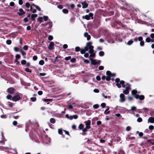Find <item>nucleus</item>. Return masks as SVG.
I'll use <instances>...</instances> for the list:
<instances>
[{
    "label": "nucleus",
    "instance_id": "f03ea898",
    "mask_svg": "<svg viewBox=\"0 0 154 154\" xmlns=\"http://www.w3.org/2000/svg\"><path fill=\"white\" fill-rule=\"evenodd\" d=\"M90 60L91 61V63L92 65H95L96 64H100V61L98 60V61H97L95 59H93L92 58H91Z\"/></svg>",
    "mask_w": 154,
    "mask_h": 154
},
{
    "label": "nucleus",
    "instance_id": "7ed1b4c3",
    "mask_svg": "<svg viewBox=\"0 0 154 154\" xmlns=\"http://www.w3.org/2000/svg\"><path fill=\"white\" fill-rule=\"evenodd\" d=\"M84 123H85L86 126V128H88L89 129H90L91 128V121L90 120H88L87 121H85Z\"/></svg>",
    "mask_w": 154,
    "mask_h": 154
},
{
    "label": "nucleus",
    "instance_id": "4468645a",
    "mask_svg": "<svg viewBox=\"0 0 154 154\" xmlns=\"http://www.w3.org/2000/svg\"><path fill=\"white\" fill-rule=\"evenodd\" d=\"M84 36L85 37L87 38V40H89L91 38V36L88 35V33L87 32L84 33Z\"/></svg>",
    "mask_w": 154,
    "mask_h": 154
},
{
    "label": "nucleus",
    "instance_id": "412c9836",
    "mask_svg": "<svg viewBox=\"0 0 154 154\" xmlns=\"http://www.w3.org/2000/svg\"><path fill=\"white\" fill-rule=\"evenodd\" d=\"M84 128V125L82 124H79V128L80 130H82Z\"/></svg>",
    "mask_w": 154,
    "mask_h": 154
},
{
    "label": "nucleus",
    "instance_id": "de8ad7c7",
    "mask_svg": "<svg viewBox=\"0 0 154 154\" xmlns=\"http://www.w3.org/2000/svg\"><path fill=\"white\" fill-rule=\"evenodd\" d=\"M30 99L32 102H34L36 100V98L35 97H32L30 98Z\"/></svg>",
    "mask_w": 154,
    "mask_h": 154
},
{
    "label": "nucleus",
    "instance_id": "ea45409f",
    "mask_svg": "<svg viewBox=\"0 0 154 154\" xmlns=\"http://www.w3.org/2000/svg\"><path fill=\"white\" fill-rule=\"evenodd\" d=\"M6 98L8 99L11 100L12 96L10 94H8L6 96Z\"/></svg>",
    "mask_w": 154,
    "mask_h": 154
},
{
    "label": "nucleus",
    "instance_id": "49530a36",
    "mask_svg": "<svg viewBox=\"0 0 154 154\" xmlns=\"http://www.w3.org/2000/svg\"><path fill=\"white\" fill-rule=\"evenodd\" d=\"M151 39L149 37H147L146 39V41L147 42H150Z\"/></svg>",
    "mask_w": 154,
    "mask_h": 154
},
{
    "label": "nucleus",
    "instance_id": "a211bd4d",
    "mask_svg": "<svg viewBox=\"0 0 154 154\" xmlns=\"http://www.w3.org/2000/svg\"><path fill=\"white\" fill-rule=\"evenodd\" d=\"M48 24L49 25V27H48V28L49 29H50V28H51V27H52V25H51V23L50 22H49V23H45V24H42V25L43 26H45L46 25H47Z\"/></svg>",
    "mask_w": 154,
    "mask_h": 154
},
{
    "label": "nucleus",
    "instance_id": "c85d7f7f",
    "mask_svg": "<svg viewBox=\"0 0 154 154\" xmlns=\"http://www.w3.org/2000/svg\"><path fill=\"white\" fill-rule=\"evenodd\" d=\"M82 59L83 60L84 63L87 64H88L89 63V61L88 60L85 59L83 57H82Z\"/></svg>",
    "mask_w": 154,
    "mask_h": 154
},
{
    "label": "nucleus",
    "instance_id": "72a5a7b5",
    "mask_svg": "<svg viewBox=\"0 0 154 154\" xmlns=\"http://www.w3.org/2000/svg\"><path fill=\"white\" fill-rule=\"evenodd\" d=\"M25 71L27 72H32V70L31 69H30L29 68H26L25 69Z\"/></svg>",
    "mask_w": 154,
    "mask_h": 154
},
{
    "label": "nucleus",
    "instance_id": "e433bc0d",
    "mask_svg": "<svg viewBox=\"0 0 154 154\" xmlns=\"http://www.w3.org/2000/svg\"><path fill=\"white\" fill-rule=\"evenodd\" d=\"M136 133L137 134H139V136L140 137H141L143 135V133L142 132H139V131H137Z\"/></svg>",
    "mask_w": 154,
    "mask_h": 154
},
{
    "label": "nucleus",
    "instance_id": "9d476101",
    "mask_svg": "<svg viewBox=\"0 0 154 154\" xmlns=\"http://www.w3.org/2000/svg\"><path fill=\"white\" fill-rule=\"evenodd\" d=\"M120 101L121 102H124L125 100V96L123 94H121L120 95Z\"/></svg>",
    "mask_w": 154,
    "mask_h": 154
},
{
    "label": "nucleus",
    "instance_id": "b1692460",
    "mask_svg": "<svg viewBox=\"0 0 154 154\" xmlns=\"http://www.w3.org/2000/svg\"><path fill=\"white\" fill-rule=\"evenodd\" d=\"M109 107H108L107 109H106V110H105V111L104 112V113L105 114L107 115L109 113L110 111H108V110H109Z\"/></svg>",
    "mask_w": 154,
    "mask_h": 154
},
{
    "label": "nucleus",
    "instance_id": "473e14b6",
    "mask_svg": "<svg viewBox=\"0 0 154 154\" xmlns=\"http://www.w3.org/2000/svg\"><path fill=\"white\" fill-rule=\"evenodd\" d=\"M20 52L23 56H25L26 54V53L23 51L22 49L20 50Z\"/></svg>",
    "mask_w": 154,
    "mask_h": 154
},
{
    "label": "nucleus",
    "instance_id": "4be33fe9",
    "mask_svg": "<svg viewBox=\"0 0 154 154\" xmlns=\"http://www.w3.org/2000/svg\"><path fill=\"white\" fill-rule=\"evenodd\" d=\"M43 17H39L37 19V21L40 23H42L43 22L42 20Z\"/></svg>",
    "mask_w": 154,
    "mask_h": 154
},
{
    "label": "nucleus",
    "instance_id": "603ef678",
    "mask_svg": "<svg viewBox=\"0 0 154 154\" xmlns=\"http://www.w3.org/2000/svg\"><path fill=\"white\" fill-rule=\"evenodd\" d=\"M28 46L26 45H24L23 47V49L24 50H28Z\"/></svg>",
    "mask_w": 154,
    "mask_h": 154
},
{
    "label": "nucleus",
    "instance_id": "69168bd1",
    "mask_svg": "<svg viewBox=\"0 0 154 154\" xmlns=\"http://www.w3.org/2000/svg\"><path fill=\"white\" fill-rule=\"evenodd\" d=\"M99 70H103L104 69V67L103 66H100L98 67Z\"/></svg>",
    "mask_w": 154,
    "mask_h": 154
},
{
    "label": "nucleus",
    "instance_id": "864d4df0",
    "mask_svg": "<svg viewBox=\"0 0 154 154\" xmlns=\"http://www.w3.org/2000/svg\"><path fill=\"white\" fill-rule=\"evenodd\" d=\"M58 58H61V56H59L56 57L55 59L54 62H58L59 61V60L57 59Z\"/></svg>",
    "mask_w": 154,
    "mask_h": 154
},
{
    "label": "nucleus",
    "instance_id": "7c9ffc66",
    "mask_svg": "<svg viewBox=\"0 0 154 154\" xmlns=\"http://www.w3.org/2000/svg\"><path fill=\"white\" fill-rule=\"evenodd\" d=\"M76 59L74 58H71L70 60V62L72 63H74L75 62Z\"/></svg>",
    "mask_w": 154,
    "mask_h": 154
},
{
    "label": "nucleus",
    "instance_id": "c756f323",
    "mask_svg": "<svg viewBox=\"0 0 154 154\" xmlns=\"http://www.w3.org/2000/svg\"><path fill=\"white\" fill-rule=\"evenodd\" d=\"M6 43L7 44L10 45L11 44L12 41L11 40L8 39L6 40Z\"/></svg>",
    "mask_w": 154,
    "mask_h": 154
},
{
    "label": "nucleus",
    "instance_id": "a878e982",
    "mask_svg": "<svg viewBox=\"0 0 154 154\" xmlns=\"http://www.w3.org/2000/svg\"><path fill=\"white\" fill-rule=\"evenodd\" d=\"M106 75H107V76H111L112 75V73L109 71H107L106 72Z\"/></svg>",
    "mask_w": 154,
    "mask_h": 154
},
{
    "label": "nucleus",
    "instance_id": "1a4fd4ad",
    "mask_svg": "<svg viewBox=\"0 0 154 154\" xmlns=\"http://www.w3.org/2000/svg\"><path fill=\"white\" fill-rule=\"evenodd\" d=\"M54 42H51L50 43L49 46H48V48L50 50H52L54 48Z\"/></svg>",
    "mask_w": 154,
    "mask_h": 154
},
{
    "label": "nucleus",
    "instance_id": "a19ab883",
    "mask_svg": "<svg viewBox=\"0 0 154 154\" xmlns=\"http://www.w3.org/2000/svg\"><path fill=\"white\" fill-rule=\"evenodd\" d=\"M149 128L150 130H152L154 129V126L152 125H150L149 126Z\"/></svg>",
    "mask_w": 154,
    "mask_h": 154
},
{
    "label": "nucleus",
    "instance_id": "f257e3e1",
    "mask_svg": "<svg viewBox=\"0 0 154 154\" xmlns=\"http://www.w3.org/2000/svg\"><path fill=\"white\" fill-rule=\"evenodd\" d=\"M92 43L91 42H89L87 43L86 46L84 47V49L85 51V52L88 51V50L90 48Z\"/></svg>",
    "mask_w": 154,
    "mask_h": 154
},
{
    "label": "nucleus",
    "instance_id": "2f4dec72",
    "mask_svg": "<svg viewBox=\"0 0 154 154\" xmlns=\"http://www.w3.org/2000/svg\"><path fill=\"white\" fill-rule=\"evenodd\" d=\"M123 93L125 94H127L129 93V91L126 90H124L123 91Z\"/></svg>",
    "mask_w": 154,
    "mask_h": 154
},
{
    "label": "nucleus",
    "instance_id": "f3484780",
    "mask_svg": "<svg viewBox=\"0 0 154 154\" xmlns=\"http://www.w3.org/2000/svg\"><path fill=\"white\" fill-rule=\"evenodd\" d=\"M120 85H122V86L123 88H125V82L123 80H121L120 82Z\"/></svg>",
    "mask_w": 154,
    "mask_h": 154
},
{
    "label": "nucleus",
    "instance_id": "f8f14e48",
    "mask_svg": "<svg viewBox=\"0 0 154 154\" xmlns=\"http://www.w3.org/2000/svg\"><path fill=\"white\" fill-rule=\"evenodd\" d=\"M148 122L151 123H154V117H151L148 120Z\"/></svg>",
    "mask_w": 154,
    "mask_h": 154
},
{
    "label": "nucleus",
    "instance_id": "a18cd8bd",
    "mask_svg": "<svg viewBox=\"0 0 154 154\" xmlns=\"http://www.w3.org/2000/svg\"><path fill=\"white\" fill-rule=\"evenodd\" d=\"M53 38V36L52 35H50L48 36V39L50 41L52 40Z\"/></svg>",
    "mask_w": 154,
    "mask_h": 154
},
{
    "label": "nucleus",
    "instance_id": "5fc2aeb1",
    "mask_svg": "<svg viewBox=\"0 0 154 154\" xmlns=\"http://www.w3.org/2000/svg\"><path fill=\"white\" fill-rule=\"evenodd\" d=\"M111 76H107L106 77V79L107 81H109L111 80Z\"/></svg>",
    "mask_w": 154,
    "mask_h": 154
},
{
    "label": "nucleus",
    "instance_id": "f704fd0d",
    "mask_svg": "<svg viewBox=\"0 0 154 154\" xmlns=\"http://www.w3.org/2000/svg\"><path fill=\"white\" fill-rule=\"evenodd\" d=\"M21 63L23 65H24L26 63V60H23L21 61Z\"/></svg>",
    "mask_w": 154,
    "mask_h": 154
},
{
    "label": "nucleus",
    "instance_id": "5701e85b",
    "mask_svg": "<svg viewBox=\"0 0 154 154\" xmlns=\"http://www.w3.org/2000/svg\"><path fill=\"white\" fill-rule=\"evenodd\" d=\"M11 152L13 153V154H17V149H11Z\"/></svg>",
    "mask_w": 154,
    "mask_h": 154
},
{
    "label": "nucleus",
    "instance_id": "338daca9",
    "mask_svg": "<svg viewBox=\"0 0 154 154\" xmlns=\"http://www.w3.org/2000/svg\"><path fill=\"white\" fill-rule=\"evenodd\" d=\"M119 154H125L124 151L123 150H121L119 151Z\"/></svg>",
    "mask_w": 154,
    "mask_h": 154
},
{
    "label": "nucleus",
    "instance_id": "4c0bfd02",
    "mask_svg": "<svg viewBox=\"0 0 154 154\" xmlns=\"http://www.w3.org/2000/svg\"><path fill=\"white\" fill-rule=\"evenodd\" d=\"M81 50L80 48L79 47H76L75 48V51L76 52H79Z\"/></svg>",
    "mask_w": 154,
    "mask_h": 154
},
{
    "label": "nucleus",
    "instance_id": "8fccbe9b",
    "mask_svg": "<svg viewBox=\"0 0 154 154\" xmlns=\"http://www.w3.org/2000/svg\"><path fill=\"white\" fill-rule=\"evenodd\" d=\"M23 21L26 23L28 21V18L26 17H25L23 19Z\"/></svg>",
    "mask_w": 154,
    "mask_h": 154
},
{
    "label": "nucleus",
    "instance_id": "e2e57ef3",
    "mask_svg": "<svg viewBox=\"0 0 154 154\" xmlns=\"http://www.w3.org/2000/svg\"><path fill=\"white\" fill-rule=\"evenodd\" d=\"M101 106L102 108H104L106 106V104L105 103H102L101 104Z\"/></svg>",
    "mask_w": 154,
    "mask_h": 154
},
{
    "label": "nucleus",
    "instance_id": "0eeeda50",
    "mask_svg": "<svg viewBox=\"0 0 154 154\" xmlns=\"http://www.w3.org/2000/svg\"><path fill=\"white\" fill-rule=\"evenodd\" d=\"M115 82L116 83V85L119 88H120L121 87V86L119 83L120 82V80L119 78H116L115 80Z\"/></svg>",
    "mask_w": 154,
    "mask_h": 154
},
{
    "label": "nucleus",
    "instance_id": "bf43d9fd",
    "mask_svg": "<svg viewBox=\"0 0 154 154\" xmlns=\"http://www.w3.org/2000/svg\"><path fill=\"white\" fill-rule=\"evenodd\" d=\"M57 7L58 8L61 9H62L63 8V5H58Z\"/></svg>",
    "mask_w": 154,
    "mask_h": 154
},
{
    "label": "nucleus",
    "instance_id": "393cba45",
    "mask_svg": "<svg viewBox=\"0 0 154 154\" xmlns=\"http://www.w3.org/2000/svg\"><path fill=\"white\" fill-rule=\"evenodd\" d=\"M134 42L132 40H129L127 43V45H132Z\"/></svg>",
    "mask_w": 154,
    "mask_h": 154
},
{
    "label": "nucleus",
    "instance_id": "2eb2a0df",
    "mask_svg": "<svg viewBox=\"0 0 154 154\" xmlns=\"http://www.w3.org/2000/svg\"><path fill=\"white\" fill-rule=\"evenodd\" d=\"M137 91L135 90H132L131 91V94L133 95H134V97H136V96L137 95H138V94H137Z\"/></svg>",
    "mask_w": 154,
    "mask_h": 154
},
{
    "label": "nucleus",
    "instance_id": "6ab92c4d",
    "mask_svg": "<svg viewBox=\"0 0 154 154\" xmlns=\"http://www.w3.org/2000/svg\"><path fill=\"white\" fill-rule=\"evenodd\" d=\"M82 18L83 19H85L86 20H89L90 18H89V16L88 15H86L85 16H83L82 17Z\"/></svg>",
    "mask_w": 154,
    "mask_h": 154
},
{
    "label": "nucleus",
    "instance_id": "6e6d98bb",
    "mask_svg": "<svg viewBox=\"0 0 154 154\" xmlns=\"http://www.w3.org/2000/svg\"><path fill=\"white\" fill-rule=\"evenodd\" d=\"M20 56L19 54H16L15 56V57L16 59H19L20 58Z\"/></svg>",
    "mask_w": 154,
    "mask_h": 154
},
{
    "label": "nucleus",
    "instance_id": "052dcab7",
    "mask_svg": "<svg viewBox=\"0 0 154 154\" xmlns=\"http://www.w3.org/2000/svg\"><path fill=\"white\" fill-rule=\"evenodd\" d=\"M85 51L84 49H82L80 50V52L81 54H83L85 53Z\"/></svg>",
    "mask_w": 154,
    "mask_h": 154
},
{
    "label": "nucleus",
    "instance_id": "ddd939ff",
    "mask_svg": "<svg viewBox=\"0 0 154 154\" xmlns=\"http://www.w3.org/2000/svg\"><path fill=\"white\" fill-rule=\"evenodd\" d=\"M81 4L82 5V8H86L88 6V4L86 3V1L82 2Z\"/></svg>",
    "mask_w": 154,
    "mask_h": 154
},
{
    "label": "nucleus",
    "instance_id": "39448f33",
    "mask_svg": "<svg viewBox=\"0 0 154 154\" xmlns=\"http://www.w3.org/2000/svg\"><path fill=\"white\" fill-rule=\"evenodd\" d=\"M15 91L14 88L13 87H11L8 89L7 91L11 94H13Z\"/></svg>",
    "mask_w": 154,
    "mask_h": 154
},
{
    "label": "nucleus",
    "instance_id": "680f3d73",
    "mask_svg": "<svg viewBox=\"0 0 154 154\" xmlns=\"http://www.w3.org/2000/svg\"><path fill=\"white\" fill-rule=\"evenodd\" d=\"M136 109V107L133 106L131 107V110L132 111H135Z\"/></svg>",
    "mask_w": 154,
    "mask_h": 154
},
{
    "label": "nucleus",
    "instance_id": "774afa93",
    "mask_svg": "<svg viewBox=\"0 0 154 154\" xmlns=\"http://www.w3.org/2000/svg\"><path fill=\"white\" fill-rule=\"evenodd\" d=\"M10 5L11 7H13L14 5V2H12L10 3Z\"/></svg>",
    "mask_w": 154,
    "mask_h": 154
},
{
    "label": "nucleus",
    "instance_id": "09e8293b",
    "mask_svg": "<svg viewBox=\"0 0 154 154\" xmlns=\"http://www.w3.org/2000/svg\"><path fill=\"white\" fill-rule=\"evenodd\" d=\"M43 101L45 102H47L52 101V99H44L43 100Z\"/></svg>",
    "mask_w": 154,
    "mask_h": 154
},
{
    "label": "nucleus",
    "instance_id": "79ce46f5",
    "mask_svg": "<svg viewBox=\"0 0 154 154\" xmlns=\"http://www.w3.org/2000/svg\"><path fill=\"white\" fill-rule=\"evenodd\" d=\"M142 119L140 117H138L137 120V121L138 122H140L142 121Z\"/></svg>",
    "mask_w": 154,
    "mask_h": 154
},
{
    "label": "nucleus",
    "instance_id": "0e129e2a",
    "mask_svg": "<svg viewBox=\"0 0 154 154\" xmlns=\"http://www.w3.org/2000/svg\"><path fill=\"white\" fill-rule=\"evenodd\" d=\"M12 124L16 126L17 124V121H14L13 122Z\"/></svg>",
    "mask_w": 154,
    "mask_h": 154
},
{
    "label": "nucleus",
    "instance_id": "13d9d810",
    "mask_svg": "<svg viewBox=\"0 0 154 154\" xmlns=\"http://www.w3.org/2000/svg\"><path fill=\"white\" fill-rule=\"evenodd\" d=\"M14 50L15 51L18 52L19 51L20 49L17 47H14Z\"/></svg>",
    "mask_w": 154,
    "mask_h": 154
},
{
    "label": "nucleus",
    "instance_id": "423d86ee",
    "mask_svg": "<svg viewBox=\"0 0 154 154\" xmlns=\"http://www.w3.org/2000/svg\"><path fill=\"white\" fill-rule=\"evenodd\" d=\"M19 11L17 12V14L19 16H22L25 14V12L23 11V10L22 8H20L19 9Z\"/></svg>",
    "mask_w": 154,
    "mask_h": 154
},
{
    "label": "nucleus",
    "instance_id": "bb28decb",
    "mask_svg": "<svg viewBox=\"0 0 154 154\" xmlns=\"http://www.w3.org/2000/svg\"><path fill=\"white\" fill-rule=\"evenodd\" d=\"M45 63V62L43 60H40L39 62V64L41 65H43Z\"/></svg>",
    "mask_w": 154,
    "mask_h": 154
},
{
    "label": "nucleus",
    "instance_id": "6e6552de",
    "mask_svg": "<svg viewBox=\"0 0 154 154\" xmlns=\"http://www.w3.org/2000/svg\"><path fill=\"white\" fill-rule=\"evenodd\" d=\"M136 99H139L140 100H143L145 98L144 96L143 95H137L136 96V97L135 98Z\"/></svg>",
    "mask_w": 154,
    "mask_h": 154
},
{
    "label": "nucleus",
    "instance_id": "dca6fc26",
    "mask_svg": "<svg viewBox=\"0 0 154 154\" xmlns=\"http://www.w3.org/2000/svg\"><path fill=\"white\" fill-rule=\"evenodd\" d=\"M94 46L91 45L90 46V48H89V52L90 54H91L93 53H94V50L93 49Z\"/></svg>",
    "mask_w": 154,
    "mask_h": 154
},
{
    "label": "nucleus",
    "instance_id": "58836bf2",
    "mask_svg": "<svg viewBox=\"0 0 154 154\" xmlns=\"http://www.w3.org/2000/svg\"><path fill=\"white\" fill-rule=\"evenodd\" d=\"M99 107V105L98 104H95L93 106V107L95 109H96L98 108Z\"/></svg>",
    "mask_w": 154,
    "mask_h": 154
},
{
    "label": "nucleus",
    "instance_id": "cd10ccee",
    "mask_svg": "<svg viewBox=\"0 0 154 154\" xmlns=\"http://www.w3.org/2000/svg\"><path fill=\"white\" fill-rule=\"evenodd\" d=\"M62 12L66 14H67L68 13L69 11H68V10L67 9H63Z\"/></svg>",
    "mask_w": 154,
    "mask_h": 154
},
{
    "label": "nucleus",
    "instance_id": "aec40b11",
    "mask_svg": "<svg viewBox=\"0 0 154 154\" xmlns=\"http://www.w3.org/2000/svg\"><path fill=\"white\" fill-rule=\"evenodd\" d=\"M50 121L51 123L54 124L56 120L54 118H51L50 119Z\"/></svg>",
    "mask_w": 154,
    "mask_h": 154
},
{
    "label": "nucleus",
    "instance_id": "3c124183",
    "mask_svg": "<svg viewBox=\"0 0 154 154\" xmlns=\"http://www.w3.org/2000/svg\"><path fill=\"white\" fill-rule=\"evenodd\" d=\"M89 129L88 128H86V127H85V128H83V129L82 130V131L84 132H85L87 131V129Z\"/></svg>",
    "mask_w": 154,
    "mask_h": 154
},
{
    "label": "nucleus",
    "instance_id": "9b49d317",
    "mask_svg": "<svg viewBox=\"0 0 154 154\" xmlns=\"http://www.w3.org/2000/svg\"><path fill=\"white\" fill-rule=\"evenodd\" d=\"M38 16V15L36 14H33L31 15L30 18L31 20L32 21H35V18Z\"/></svg>",
    "mask_w": 154,
    "mask_h": 154
},
{
    "label": "nucleus",
    "instance_id": "c03bdc74",
    "mask_svg": "<svg viewBox=\"0 0 154 154\" xmlns=\"http://www.w3.org/2000/svg\"><path fill=\"white\" fill-rule=\"evenodd\" d=\"M25 6L28 8H29L30 7V4L29 2H26L25 4Z\"/></svg>",
    "mask_w": 154,
    "mask_h": 154
},
{
    "label": "nucleus",
    "instance_id": "20e7f679",
    "mask_svg": "<svg viewBox=\"0 0 154 154\" xmlns=\"http://www.w3.org/2000/svg\"><path fill=\"white\" fill-rule=\"evenodd\" d=\"M20 96L18 95H17L12 97V100L13 101H16L20 100Z\"/></svg>",
    "mask_w": 154,
    "mask_h": 154
},
{
    "label": "nucleus",
    "instance_id": "4d7b16f0",
    "mask_svg": "<svg viewBox=\"0 0 154 154\" xmlns=\"http://www.w3.org/2000/svg\"><path fill=\"white\" fill-rule=\"evenodd\" d=\"M71 58V57L70 56L66 57L65 58V59L66 60H68L70 59Z\"/></svg>",
    "mask_w": 154,
    "mask_h": 154
},
{
    "label": "nucleus",
    "instance_id": "37998d69",
    "mask_svg": "<svg viewBox=\"0 0 154 154\" xmlns=\"http://www.w3.org/2000/svg\"><path fill=\"white\" fill-rule=\"evenodd\" d=\"M58 133L60 135H62L63 134V132L62 131L61 129H59L58 130Z\"/></svg>",
    "mask_w": 154,
    "mask_h": 154
},
{
    "label": "nucleus",
    "instance_id": "c9c22d12",
    "mask_svg": "<svg viewBox=\"0 0 154 154\" xmlns=\"http://www.w3.org/2000/svg\"><path fill=\"white\" fill-rule=\"evenodd\" d=\"M104 53L103 51H100L99 52V55L100 56H103L104 55Z\"/></svg>",
    "mask_w": 154,
    "mask_h": 154
}]
</instances>
